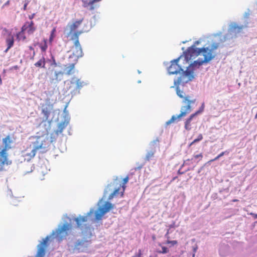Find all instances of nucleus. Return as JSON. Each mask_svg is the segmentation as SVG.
<instances>
[{
	"label": "nucleus",
	"instance_id": "1",
	"mask_svg": "<svg viewBox=\"0 0 257 257\" xmlns=\"http://www.w3.org/2000/svg\"><path fill=\"white\" fill-rule=\"evenodd\" d=\"M219 47V43H213L210 47L197 48L195 46H192L188 48L186 51L184 52L185 57L186 61L194 59L201 53H203L204 59L202 60H197L195 61L190 65V67L194 68L199 67L204 63H207L213 59L216 56L215 51Z\"/></svg>",
	"mask_w": 257,
	"mask_h": 257
},
{
	"label": "nucleus",
	"instance_id": "2",
	"mask_svg": "<svg viewBox=\"0 0 257 257\" xmlns=\"http://www.w3.org/2000/svg\"><path fill=\"white\" fill-rule=\"evenodd\" d=\"M176 92L178 96L183 99V102L187 103L186 106H183L181 108V112L177 116L173 115L171 119L166 122V124L169 125L171 123L174 122L177 119L179 120L181 117L185 116L187 114L192 111L191 104L195 103L196 99H191L189 96H185L183 91L179 89L178 86L176 88Z\"/></svg>",
	"mask_w": 257,
	"mask_h": 257
},
{
	"label": "nucleus",
	"instance_id": "3",
	"mask_svg": "<svg viewBox=\"0 0 257 257\" xmlns=\"http://www.w3.org/2000/svg\"><path fill=\"white\" fill-rule=\"evenodd\" d=\"M49 138L48 136H41L37 138L36 140L33 143V149L30 153L26 152L28 149L26 150L24 156L28 157V159H31L33 158L37 151L42 150L43 152L45 151L49 148L51 143Z\"/></svg>",
	"mask_w": 257,
	"mask_h": 257
},
{
	"label": "nucleus",
	"instance_id": "4",
	"mask_svg": "<svg viewBox=\"0 0 257 257\" xmlns=\"http://www.w3.org/2000/svg\"><path fill=\"white\" fill-rule=\"evenodd\" d=\"M129 180L128 176H126L123 179L122 184L118 183L116 180L114 181L112 183L107 185V189L112 186L114 187L115 189L112 193H111L108 196V200H110L114 198V197L120 194V196L122 197L123 195L125 189V184L128 182Z\"/></svg>",
	"mask_w": 257,
	"mask_h": 257
},
{
	"label": "nucleus",
	"instance_id": "5",
	"mask_svg": "<svg viewBox=\"0 0 257 257\" xmlns=\"http://www.w3.org/2000/svg\"><path fill=\"white\" fill-rule=\"evenodd\" d=\"M180 58H178L171 61V64L168 68L169 73L170 74H177L178 73H180L181 72H183V76H191L193 77L192 75L193 72L192 71H190L188 69L186 70L185 71H184L183 69L178 64V62Z\"/></svg>",
	"mask_w": 257,
	"mask_h": 257
},
{
	"label": "nucleus",
	"instance_id": "6",
	"mask_svg": "<svg viewBox=\"0 0 257 257\" xmlns=\"http://www.w3.org/2000/svg\"><path fill=\"white\" fill-rule=\"evenodd\" d=\"M82 33V31L76 32L71 37V40L74 41V46L72 48L73 55L77 58L83 56L82 50L79 41V36Z\"/></svg>",
	"mask_w": 257,
	"mask_h": 257
},
{
	"label": "nucleus",
	"instance_id": "7",
	"mask_svg": "<svg viewBox=\"0 0 257 257\" xmlns=\"http://www.w3.org/2000/svg\"><path fill=\"white\" fill-rule=\"evenodd\" d=\"M90 241L84 239H78L76 240L71 246V249L73 252H85L88 247Z\"/></svg>",
	"mask_w": 257,
	"mask_h": 257
},
{
	"label": "nucleus",
	"instance_id": "8",
	"mask_svg": "<svg viewBox=\"0 0 257 257\" xmlns=\"http://www.w3.org/2000/svg\"><path fill=\"white\" fill-rule=\"evenodd\" d=\"M94 213L93 209H91L90 211L87 213L86 216H79L75 218L74 220L77 224V227L83 230L84 229L87 230L89 229V226L86 223L89 220V216Z\"/></svg>",
	"mask_w": 257,
	"mask_h": 257
},
{
	"label": "nucleus",
	"instance_id": "9",
	"mask_svg": "<svg viewBox=\"0 0 257 257\" xmlns=\"http://www.w3.org/2000/svg\"><path fill=\"white\" fill-rule=\"evenodd\" d=\"M114 205L111 203L106 201L105 202L103 207L98 208L95 212V219L96 220H100L102 219L103 216L108 212L110 209L113 208Z\"/></svg>",
	"mask_w": 257,
	"mask_h": 257
},
{
	"label": "nucleus",
	"instance_id": "10",
	"mask_svg": "<svg viewBox=\"0 0 257 257\" xmlns=\"http://www.w3.org/2000/svg\"><path fill=\"white\" fill-rule=\"evenodd\" d=\"M71 229V226L67 223L64 224L62 227L56 231V238L60 242L66 238L68 235V231Z\"/></svg>",
	"mask_w": 257,
	"mask_h": 257
},
{
	"label": "nucleus",
	"instance_id": "11",
	"mask_svg": "<svg viewBox=\"0 0 257 257\" xmlns=\"http://www.w3.org/2000/svg\"><path fill=\"white\" fill-rule=\"evenodd\" d=\"M49 237H46L43 240V241L38 245V249L36 257H44L46 249L47 247V243Z\"/></svg>",
	"mask_w": 257,
	"mask_h": 257
},
{
	"label": "nucleus",
	"instance_id": "12",
	"mask_svg": "<svg viewBox=\"0 0 257 257\" xmlns=\"http://www.w3.org/2000/svg\"><path fill=\"white\" fill-rule=\"evenodd\" d=\"M101 0H91L89 2L87 1H83V6L84 8H87L89 10L92 11L98 7V5L95 4Z\"/></svg>",
	"mask_w": 257,
	"mask_h": 257
},
{
	"label": "nucleus",
	"instance_id": "13",
	"mask_svg": "<svg viewBox=\"0 0 257 257\" xmlns=\"http://www.w3.org/2000/svg\"><path fill=\"white\" fill-rule=\"evenodd\" d=\"M52 109V106L45 104L42 105V113L44 115L45 120H47L50 115Z\"/></svg>",
	"mask_w": 257,
	"mask_h": 257
},
{
	"label": "nucleus",
	"instance_id": "14",
	"mask_svg": "<svg viewBox=\"0 0 257 257\" xmlns=\"http://www.w3.org/2000/svg\"><path fill=\"white\" fill-rule=\"evenodd\" d=\"M244 27L243 25L239 26L235 23L231 24L229 27V32L236 35L241 33Z\"/></svg>",
	"mask_w": 257,
	"mask_h": 257
},
{
	"label": "nucleus",
	"instance_id": "15",
	"mask_svg": "<svg viewBox=\"0 0 257 257\" xmlns=\"http://www.w3.org/2000/svg\"><path fill=\"white\" fill-rule=\"evenodd\" d=\"M83 21V19H81L79 20L75 21L73 22L71 24L68 25L70 29L69 34H72V35L76 32L77 29L79 27V26L81 25L82 22Z\"/></svg>",
	"mask_w": 257,
	"mask_h": 257
},
{
	"label": "nucleus",
	"instance_id": "16",
	"mask_svg": "<svg viewBox=\"0 0 257 257\" xmlns=\"http://www.w3.org/2000/svg\"><path fill=\"white\" fill-rule=\"evenodd\" d=\"M8 150L6 149H2L0 151V162L2 165H9L11 162L8 161V154L7 153Z\"/></svg>",
	"mask_w": 257,
	"mask_h": 257
},
{
	"label": "nucleus",
	"instance_id": "17",
	"mask_svg": "<svg viewBox=\"0 0 257 257\" xmlns=\"http://www.w3.org/2000/svg\"><path fill=\"white\" fill-rule=\"evenodd\" d=\"M13 143L12 137L10 135H8L5 138L3 139V143L4 147L3 149H6V150H9L11 148L10 144Z\"/></svg>",
	"mask_w": 257,
	"mask_h": 257
},
{
	"label": "nucleus",
	"instance_id": "18",
	"mask_svg": "<svg viewBox=\"0 0 257 257\" xmlns=\"http://www.w3.org/2000/svg\"><path fill=\"white\" fill-rule=\"evenodd\" d=\"M71 84L72 85H76V90H80L84 85V83L83 81H81L80 79H77L76 78H73L71 81Z\"/></svg>",
	"mask_w": 257,
	"mask_h": 257
},
{
	"label": "nucleus",
	"instance_id": "19",
	"mask_svg": "<svg viewBox=\"0 0 257 257\" xmlns=\"http://www.w3.org/2000/svg\"><path fill=\"white\" fill-rule=\"evenodd\" d=\"M26 30L29 34H33L36 30V28L34 27V23L33 21L30 23H26Z\"/></svg>",
	"mask_w": 257,
	"mask_h": 257
},
{
	"label": "nucleus",
	"instance_id": "20",
	"mask_svg": "<svg viewBox=\"0 0 257 257\" xmlns=\"http://www.w3.org/2000/svg\"><path fill=\"white\" fill-rule=\"evenodd\" d=\"M6 43L8 47L5 51V52H7L14 45V37L12 35H9V37L7 38Z\"/></svg>",
	"mask_w": 257,
	"mask_h": 257
},
{
	"label": "nucleus",
	"instance_id": "21",
	"mask_svg": "<svg viewBox=\"0 0 257 257\" xmlns=\"http://www.w3.org/2000/svg\"><path fill=\"white\" fill-rule=\"evenodd\" d=\"M26 31V25H24L22 28V30L19 32L17 35V37L19 40L25 41L26 37L24 34V31Z\"/></svg>",
	"mask_w": 257,
	"mask_h": 257
},
{
	"label": "nucleus",
	"instance_id": "22",
	"mask_svg": "<svg viewBox=\"0 0 257 257\" xmlns=\"http://www.w3.org/2000/svg\"><path fill=\"white\" fill-rule=\"evenodd\" d=\"M195 116V114H192L189 118H188L185 122V128L186 130L189 131L191 130V121L192 119Z\"/></svg>",
	"mask_w": 257,
	"mask_h": 257
},
{
	"label": "nucleus",
	"instance_id": "23",
	"mask_svg": "<svg viewBox=\"0 0 257 257\" xmlns=\"http://www.w3.org/2000/svg\"><path fill=\"white\" fill-rule=\"evenodd\" d=\"M63 72H61V71H55L54 72V75H55V77L54 78H52L51 79V81L52 83H53V82H58V81H60L61 80V78H59V76L61 75V76H62L63 75Z\"/></svg>",
	"mask_w": 257,
	"mask_h": 257
},
{
	"label": "nucleus",
	"instance_id": "24",
	"mask_svg": "<svg viewBox=\"0 0 257 257\" xmlns=\"http://www.w3.org/2000/svg\"><path fill=\"white\" fill-rule=\"evenodd\" d=\"M38 45L42 52H46L48 48L47 40L44 39L41 43L38 44Z\"/></svg>",
	"mask_w": 257,
	"mask_h": 257
},
{
	"label": "nucleus",
	"instance_id": "25",
	"mask_svg": "<svg viewBox=\"0 0 257 257\" xmlns=\"http://www.w3.org/2000/svg\"><path fill=\"white\" fill-rule=\"evenodd\" d=\"M46 62L44 57H42L38 62L35 64V66L37 67L44 68Z\"/></svg>",
	"mask_w": 257,
	"mask_h": 257
},
{
	"label": "nucleus",
	"instance_id": "26",
	"mask_svg": "<svg viewBox=\"0 0 257 257\" xmlns=\"http://www.w3.org/2000/svg\"><path fill=\"white\" fill-rule=\"evenodd\" d=\"M74 68V64H71L68 66L66 67L65 68L66 74L67 75H70L72 73L73 71Z\"/></svg>",
	"mask_w": 257,
	"mask_h": 257
},
{
	"label": "nucleus",
	"instance_id": "27",
	"mask_svg": "<svg viewBox=\"0 0 257 257\" xmlns=\"http://www.w3.org/2000/svg\"><path fill=\"white\" fill-rule=\"evenodd\" d=\"M56 32V28L54 27L51 32V34L49 37V41L50 43H52L53 41L54 38L55 37V33Z\"/></svg>",
	"mask_w": 257,
	"mask_h": 257
},
{
	"label": "nucleus",
	"instance_id": "28",
	"mask_svg": "<svg viewBox=\"0 0 257 257\" xmlns=\"http://www.w3.org/2000/svg\"><path fill=\"white\" fill-rule=\"evenodd\" d=\"M155 152V151L148 152L146 156V160L149 161L152 158H153L154 157Z\"/></svg>",
	"mask_w": 257,
	"mask_h": 257
},
{
	"label": "nucleus",
	"instance_id": "29",
	"mask_svg": "<svg viewBox=\"0 0 257 257\" xmlns=\"http://www.w3.org/2000/svg\"><path fill=\"white\" fill-rule=\"evenodd\" d=\"M202 139H203V136H202V134L199 135V136H198V138L197 139H195L192 142H191L190 143V146L197 142H198L201 141Z\"/></svg>",
	"mask_w": 257,
	"mask_h": 257
},
{
	"label": "nucleus",
	"instance_id": "30",
	"mask_svg": "<svg viewBox=\"0 0 257 257\" xmlns=\"http://www.w3.org/2000/svg\"><path fill=\"white\" fill-rule=\"evenodd\" d=\"M169 249L165 246L162 247V250H157V252L159 253H166L169 252Z\"/></svg>",
	"mask_w": 257,
	"mask_h": 257
},
{
	"label": "nucleus",
	"instance_id": "31",
	"mask_svg": "<svg viewBox=\"0 0 257 257\" xmlns=\"http://www.w3.org/2000/svg\"><path fill=\"white\" fill-rule=\"evenodd\" d=\"M204 104L203 103L202 104V105L201 106V107H200L198 111H197L196 112H195V113H194L193 114H195V115L196 116L197 114L203 112V111L204 110Z\"/></svg>",
	"mask_w": 257,
	"mask_h": 257
},
{
	"label": "nucleus",
	"instance_id": "32",
	"mask_svg": "<svg viewBox=\"0 0 257 257\" xmlns=\"http://www.w3.org/2000/svg\"><path fill=\"white\" fill-rule=\"evenodd\" d=\"M66 124L64 122H61L59 124L58 128L60 132H62L63 129L66 127Z\"/></svg>",
	"mask_w": 257,
	"mask_h": 257
},
{
	"label": "nucleus",
	"instance_id": "33",
	"mask_svg": "<svg viewBox=\"0 0 257 257\" xmlns=\"http://www.w3.org/2000/svg\"><path fill=\"white\" fill-rule=\"evenodd\" d=\"M167 243L171 244L172 245H175L178 243V242L177 240H167Z\"/></svg>",
	"mask_w": 257,
	"mask_h": 257
},
{
	"label": "nucleus",
	"instance_id": "34",
	"mask_svg": "<svg viewBox=\"0 0 257 257\" xmlns=\"http://www.w3.org/2000/svg\"><path fill=\"white\" fill-rule=\"evenodd\" d=\"M142 252L141 249H139L138 252L132 257H142Z\"/></svg>",
	"mask_w": 257,
	"mask_h": 257
},
{
	"label": "nucleus",
	"instance_id": "35",
	"mask_svg": "<svg viewBox=\"0 0 257 257\" xmlns=\"http://www.w3.org/2000/svg\"><path fill=\"white\" fill-rule=\"evenodd\" d=\"M193 157L195 159H198V158H199L200 159V160H201L203 158V155L201 153L199 154H198V155H194L193 156Z\"/></svg>",
	"mask_w": 257,
	"mask_h": 257
},
{
	"label": "nucleus",
	"instance_id": "36",
	"mask_svg": "<svg viewBox=\"0 0 257 257\" xmlns=\"http://www.w3.org/2000/svg\"><path fill=\"white\" fill-rule=\"evenodd\" d=\"M29 1L28 0H26L25 1V4L24 5V8H23V9L24 11H26L27 10V6L29 4Z\"/></svg>",
	"mask_w": 257,
	"mask_h": 257
},
{
	"label": "nucleus",
	"instance_id": "37",
	"mask_svg": "<svg viewBox=\"0 0 257 257\" xmlns=\"http://www.w3.org/2000/svg\"><path fill=\"white\" fill-rule=\"evenodd\" d=\"M228 153H229L228 151H225L221 152L218 155H219V157L220 158V157H222L223 155H224L225 154H228Z\"/></svg>",
	"mask_w": 257,
	"mask_h": 257
},
{
	"label": "nucleus",
	"instance_id": "38",
	"mask_svg": "<svg viewBox=\"0 0 257 257\" xmlns=\"http://www.w3.org/2000/svg\"><path fill=\"white\" fill-rule=\"evenodd\" d=\"M181 82V78H179L177 81H174L175 85L179 84Z\"/></svg>",
	"mask_w": 257,
	"mask_h": 257
},
{
	"label": "nucleus",
	"instance_id": "39",
	"mask_svg": "<svg viewBox=\"0 0 257 257\" xmlns=\"http://www.w3.org/2000/svg\"><path fill=\"white\" fill-rule=\"evenodd\" d=\"M159 142V140L158 139L154 140L152 141L151 144L152 145L154 146L155 145H157V144Z\"/></svg>",
	"mask_w": 257,
	"mask_h": 257
},
{
	"label": "nucleus",
	"instance_id": "40",
	"mask_svg": "<svg viewBox=\"0 0 257 257\" xmlns=\"http://www.w3.org/2000/svg\"><path fill=\"white\" fill-rule=\"evenodd\" d=\"M219 158H220V157H219V155H218L217 156H216L215 158L210 160L208 163L209 162H213L214 161H216L217 160H218Z\"/></svg>",
	"mask_w": 257,
	"mask_h": 257
},
{
	"label": "nucleus",
	"instance_id": "41",
	"mask_svg": "<svg viewBox=\"0 0 257 257\" xmlns=\"http://www.w3.org/2000/svg\"><path fill=\"white\" fill-rule=\"evenodd\" d=\"M249 214L251 215L252 216H253V217L254 218L257 219V214H255L253 213H250Z\"/></svg>",
	"mask_w": 257,
	"mask_h": 257
},
{
	"label": "nucleus",
	"instance_id": "42",
	"mask_svg": "<svg viewBox=\"0 0 257 257\" xmlns=\"http://www.w3.org/2000/svg\"><path fill=\"white\" fill-rule=\"evenodd\" d=\"M29 48L30 50H32V51H33L34 50V48L32 46H29Z\"/></svg>",
	"mask_w": 257,
	"mask_h": 257
},
{
	"label": "nucleus",
	"instance_id": "43",
	"mask_svg": "<svg viewBox=\"0 0 257 257\" xmlns=\"http://www.w3.org/2000/svg\"><path fill=\"white\" fill-rule=\"evenodd\" d=\"M34 14L31 15V16H29V19H32L33 18H34Z\"/></svg>",
	"mask_w": 257,
	"mask_h": 257
},
{
	"label": "nucleus",
	"instance_id": "44",
	"mask_svg": "<svg viewBox=\"0 0 257 257\" xmlns=\"http://www.w3.org/2000/svg\"><path fill=\"white\" fill-rule=\"evenodd\" d=\"M178 173L179 174H183V173H184V172H181L180 171V170H179L178 171Z\"/></svg>",
	"mask_w": 257,
	"mask_h": 257
},
{
	"label": "nucleus",
	"instance_id": "45",
	"mask_svg": "<svg viewBox=\"0 0 257 257\" xmlns=\"http://www.w3.org/2000/svg\"><path fill=\"white\" fill-rule=\"evenodd\" d=\"M233 202H236V201H238V200L237 199H234V200H233Z\"/></svg>",
	"mask_w": 257,
	"mask_h": 257
},
{
	"label": "nucleus",
	"instance_id": "46",
	"mask_svg": "<svg viewBox=\"0 0 257 257\" xmlns=\"http://www.w3.org/2000/svg\"><path fill=\"white\" fill-rule=\"evenodd\" d=\"M255 118H257V112H256V114L255 115Z\"/></svg>",
	"mask_w": 257,
	"mask_h": 257
},
{
	"label": "nucleus",
	"instance_id": "47",
	"mask_svg": "<svg viewBox=\"0 0 257 257\" xmlns=\"http://www.w3.org/2000/svg\"><path fill=\"white\" fill-rule=\"evenodd\" d=\"M192 159H191V160H192ZM190 161V159H188L187 160H186V162H187V161Z\"/></svg>",
	"mask_w": 257,
	"mask_h": 257
},
{
	"label": "nucleus",
	"instance_id": "48",
	"mask_svg": "<svg viewBox=\"0 0 257 257\" xmlns=\"http://www.w3.org/2000/svg\"><path fill=\"white\" fill-rule=\"evenodd\" d=\"M2 150L1 149V146H0V151Z\"/></svg>",
	"mask_w": 257,
	"mask_h": 257
},
{
	"label": "nucleus",
	"instance_id": "49",
	"mask_svg": "<svg viewBox=\"0 0 257 257\" xmlns=\"http://www.w3.org/2000/svg\"><path fill=\"white\" fill-rule=\"evenodd\" d=\"M171 257H174V256H171Z\"/></svg>",
	"mask_w": 257,
	"mask_h": 257
}]
</instances>
